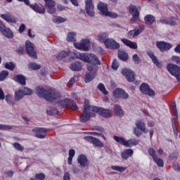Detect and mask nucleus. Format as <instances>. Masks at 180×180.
Returning a JSON list of instances; mask_svg holds the SVG:
<instances>
[{"label":"nucleus","mask_w":180,"mask_h":180,"mask_svg":"<svg viewBox=\"0 0 180 180\" xmlns=\"http://www.w3.org/2000/svg\"><path fill=\"white\" fill-rule=\"evenodd\" d=\"M28 68L30 70H32L33 71H36L37 70H40V68H41V65H40L36 63H30L28 64Z\"/></svg>","instance_id":"c9c22d12"},{"label":"nucleus","mask_w":180,"mask_h":180,"mask_svg":"<svg viewBox=\"0 0 180 180\" xmlns=\"http://www.w3.org/2000/svg\"><path fill=\"white\" fill-rule=\"evenodd\" d=\"M21 91H22L24 96H25V95H32V94H33V91L27 87L21 89Z\"/></svg>","instance_id":"09e8293b"},{"label":"nucleus","mask_w":180,"mask_h":180,"mask_svg":"<svg viewBox=\"0 0 180 180\" xmlns=\"http://www.w3.org/2000/svg\"><path fill=\"white\" fill-rule=\"evenodd\" d=\"M122 75L125 77L128 82H134L136 81V74L131 70L128 68H124L121 71Z\"/></svg>","instance_id":"9b49d317"},{"label":"nucleus","mask_w":180,"mask_h":180,"mask_svg":"<svg viewBox=\"0 0 180 180\" xmlns=\"http://www.w3.org/2000/svg\"><path fill=\"white\" fill-rule=\"evenodd\" d=\"M79 60L84 61V63H94L97 65H101V60L95 54L92 53H79L77 56Z\"/></svg>","instance_id":"7ed1b4c3"},{"label":"nucleus","mask_w":180,"mask_h":180,"mask_svg":"<svg viewBox=\"0 0 180 180\" xmlns=\"http://www.w3.org/2000/svg\"><path fill=\"white\" fill-rule=\"evenodd\" d=\"M97 88L98 89H99V91L102 92V94H103V95H108V94H109V92L106 91V88H105V85L102 83L98 84Z\"/></svg>","instance_id":"c03bdc74"},{"label":"nucleus","mask_w":180,"mask_h":180,"mask_svg":"<svg viewBox=\"0 0 180 180\" xmlns=\"http://www.w3.org/2000/svg\"><path fill=\"white\" fill-rule=\"evenodd\" d=\"M139 91L143 95H148V96H155V91L150 88V86L147 83H142L139 87Z\"/></svg>","instance_id":"9d476101"},{"label":"nucleus","mask_w":180,"mask_h":180,"mask_svg":"<svg viewBox=\"0 0 180 180\" xmlns=\"http://www.w3.org/2000/svg\"><path fill=\"white\" fill-rule=\"evenodd\" d=\"M114 113L119 117H123V116H124V112L122 109V107L119 105V104H115L114 105Z\"/></svg>","instance_id":"c756f323"},{"label":"nucleus","mask_w":180,"mask_h":180,"mask_svg":"<svg viewBox=\"0 0 180 180\" xmlns=\"http://www.w3.org/2000/svg\"><path fill=\"white\" fill-rule=\"evenodd\" d=\"M174 51L175 53H178L179 54H180V44L176 45V46L174 48Z\"/></svg>","instance_id":"774afa93"},{"label":"nucleus","mask_w":180,"mask_h":180,"mask_svg":"<svg viewBox=\"0 0 180 180\" xmlns=\"http://www.w3.org/2000/svg\"><path fill=\"white\" fill-rule=\"evenodd\" d=\"M36 91L37 96L44 98L47 102H54V101H57L58 98H61L60 92L53 88L46 89L41 86H37Z\"/></svg>","instance_id":"f257e3e1"},{"label":"nucleus","mask_w":180,"mask_h":180,"mask_svg":"<svg viewBox=\"0 0 180 180\" xmlns=\"http://www.w3.org/2000/svg\"><path fill=\"white\" fill-rule=\"evenodd\" d=\"M132 60L135 64H140V58H139V55H137V53L133 55Z\"/></svg>","instance_id":"052dcab7"},{"label":"nucleus","mask_w":180,"mask_h":180,"mask_svg":"<svg viewBox=\"0 0 180 180\" xmlns=\"http://www.w3.org/2000/svg\"><path fill=\"white\" fill-rule=\"evenodd\" d=\"M88 73L86 74L84 77V82L86 84L91 82L95 77H96V65H89L87 66Z\"/></svg>","instance_id":"0eeeda50"},{"label":"nucleus","mask_w":180,"mask_h":180,"mask_svg":"<svg viewBox=\"0 0 180 180\" xmlns=\"http://www.w3.org/2000/svg\"><path fill=\"white\" fill-rule=\"evenodd\" d=\"M126 167L120 166H111V169H113V171H117L118 172H124V171H126Z\"/></svg>","instance_id":"49530a36"},{"label":"nucleus","mask_w":180,"mask_h":180,"mask_svg":"<svg viewBox=\"0 0 180 180\" xmlns=\"http://www.w3.org/2000/svg\"><path fill=\"white\" fill-rule=\"evenodd\" d=\"M112 70H117L119 68V62H117V60L114 59L111 65Z\"/></svg>","instance_id":"bf43d9fd"},{"label":"nucleus","mask_w":180,"mask_h":180,"mask_svg":"<svg viewBox=\"0 0 180 180\" xmlns=\"http://www.w3.org/2000/svg\"><path fill=\"white\" fill-rule=\"evenodd\" d=\"M172 124L174 136L175 137H178V129H176V125L175 124V121H174V118H172Z\"/></svg>","instance_id":"603ef678"},{"label":"nucleus","mask_w":180,"mask_h":180,"mask_svg":"<svg viewBox=\"0 0 180 180\" xmlns=\"http://www.w3.org/2000/svg\"><path fill=\"white\" fill-rule=\"evenodd\" d=\"M146 53L147 56H148V57L152 60L153 64H155V65L159 68H161V67H162V63L158 61V58H157V56L154 55V52H153L152 51H148Z\"/></svg>","instance_id":"b1692460"},{"label":"nucleus","mask_w":180,"mask_h":180,"mask_svg":"<svg viewBox=\"0 0 180 180\" xmlns=\"http://www.w3.org/2000/svg\"><path fill=\"white\" fill-rule=\"evenodd\" d=\"M74 46L78 50H82L83 51H89L91 46V41L89 39H83L80 43H74Z\"/></svg>","instance_id":"f8f14e48"},{"label":"nucleus","mask_w":180,"mask_h":180,"mask_svg":"<svg viewBox=\"0 0 180 180\" xmlns=\"http://www.w3.org/2000/svg\"><path fill=\"white\" fill-rule=\"evenodd\" d=\"M5 68H6V70L13 71L15 70V65L12 62H6L5 63Z\"/></svg>","instance_id":"de8ad7c7"},{"label":"nucleus","mask_w":180,"mask_h":180,"mask_svg":"<svg viewBox=\"0 0 180 180\" xmlns=\"http://www.w3.org/2000/svg\"><path fill=\"white\" fill-rule=\"evenodd\" d=\"M53 22L55 23H63V22H65V18L63 17H56L53 19Z\"/></svg>","instance_id":"6e6d98bb"},{"label":"nucleus","mask_w":180,"mask_h":180,"mask_svg":"<svg viewBox=\"0 0 180 180\" xmlns=\"http://www.w3.org/2000/svg\"><path fill=\"white\" fill-rule=\"evenodd\" d=\"M144 20L146 25H154L155 23V17L151 14H148L145 16Z\"/></svg>","instance_id":"2f4dec72"},{"label":"nucleus","mask_w":180,"mask_h":180,"mask_svg":"<svg viewBox=\"0 0 180 180\" xmlns=\"http://www.w3.org/2000/svg\"><path fill=\"white\" fill-rule=\"evenodd\" d=\"M167 70L171 75L176 77L178 82H180V66L174 63H169L167 65Z\"/></svg>","instance_id":"423d86ee"},{"label":"nucleus","mask_w":180,"mask_h":180,"mask_svg":"<svg viewBox=\"0 0 180 180\" xmlns=\"http://www.w3.org/2000/svg\"><path fill=\"white\" fill-rule=\"evenodd\" d=\"M156 46L159 49L160 51L164 53V51H169L172 48V45L165 41H157Z\"/></svg>","instance_id":"f3484780"},{"label":"nucleus","mask_w":180,"mask_h":180,"mask_svg":"<svg viewBox=\"0 0 180 180\" xmlns=\"http://www.w3.org/2000/svg\"><path fill=\"white\" fill-rule=\"evenodd\" d=\"M49 13H56V2L53 0H44Z\"/></svg>","instance_id":"5701e85b"},{"label":"nucleus","mask_w":180,"mask_h":180,"mask_svg":"<svg viewBox=\"0 0 180 180\" xmlns=\"http://www.w3.org/2000/svg\"><path fill=\"white\" fill-rule=\"evenodd\" d=\"M104 44L105 47L110 50H117L120 49V44L113 39H107L104 41Z\"/></svg>","instance_id":"4468645a"},{"label":"nucleus","mask_w":180,"mask_h":180,"mask_svg":"<svg viewBox=\"0 0 180 180\" xmlns=\"http://www.w3.org/2000/svg\"><path fill=\"white\" fill-rule=\"evenodd\" d=\"M84 140H86V141H88L89 143H91V144H94V146H96V147H103V143L99 141L98 139H96L94 136H84Z\"/></svg>","instance_id":"aec40b11"},{"label":"nucleus","mask_w":180,"mask_h":180,"mask_svg":"<svg viewBox=\"0 0 180 180\" xmlns=\"http://www.w3.org/2000/svg\"><path fill=\"white\" fill-rule=\"evenodd\" d=\"M173 169H174V171L180 172V165L178 163L173 164Z\"/></svg>","instance_id":"338daca9"},{"label":"nucleus","mask_w":180,"mask_h":180,"mask_svg":"<svg viewBox=\"0 0 180 180\" xmlns=\"http://www.w3.org/2000/svg\"><path fill=\"white\" fill-rule=\"evenodd\" d=\"M13 127L11 125H5L0 124V130H12Z\"/></svg>","instance_id":"13d9d810"},{"label":"nucleus","mask_w":180,"mask_h":180,"mask_svg":"<svg viewBox=\"0 0 180 180\" xmlns=\"http://www.w3.org/2000/svg\"><path fill=\"white\" fill-rule=\"evenodd\" d=\"M36 179L44 180L46 179V175L43 173H38L35 174Z\"/></svg>","instance_id":"4d7b16f0"},{"label":"nucleus","mask_w":180,"mask_h":180,"mask_svg":"<svg viewBox=\"0 0 180 180\" xmlns=\"http://www.w3.org/2000/svg\"><path fill=\"white\" fill-rule=\"evenodd\" d=\"M92 108H94V106L89 105V101L85 100L84 110L79 117V120L82 123H86L91 117H95V112L92 110Z\"/></svg>","instance_id":"f03ea898"},{"label":"nucleus","mask_w":180,"mask_h":180,"mask_svg":"<svg viewBox=\"0 0 180 180\" xmlns=\"http://www.w3.org/2000/svg\"><path fill=\"white\" fill-rule=\"evenodd\" d=\"M112 94L115 98H120L121 99H129V94L126 93V91L122 89H115Z\"/></svg>","instance_id":"dca6fc26"},{"label":"nucleus","mask_w":180,"mask_h":180,"mask_svg":"<svg viewBox=\"0 0 180 180\" xmlns=\"http://www.w3.org/2000/svg\"><path fill=\"white\" fill-rule=\"evenodd\" d=\"M148 154L149 155H150V157H152L153 160H154V158H156V157H158L157 154H155V150L153 148H150L148 149Z\"/></svg>","instance_id":"5fc2aeb1"},{"label":"nucleus","mask_w":180,"mask_h":180,"mask_svg":"<svg viewBox=\"0 0 180 180\" xmlns=\"http://www.w3.org/2000/svg\"><path fill=\"white\" fill-rule=\"evenodd\" d=\"M105 16H109V18H112L113 19H116V18H117V13L108 11L107 14H105Z\"/></svg>","instance_id":"680f3d73"},{"label":"nucleus","mask_w":180,"mask_h":180,"mask_svg":"<svg viewBox=\"0 0 180 180\" xmlns=\"http://www.w3.org/2000/svg\"><path fill=\"white\" fill-rule=\"evenodd\" d=\"M160 23L162 25H169V26H176V21H175L172 18H160Z\"/></svg>","instance_id":"c85d7f7f"},{"label":"nucleus","mask_w":180,"mask_h":180,"mask_svg":"<svg viewBox=\"0 0 180 180\" xmlns=\"http://www.w3.org/2000/svg\"><path fill=\"white\" fill-rule=\"evenodd\" d=\"M13 147L15 150H18V151H23V150H25V148L18 142L13 143Z\"/></svg>","instance_id":"8fccbe9b"},{"label":"nucleus","mask_w":180,"mask_h":180,"mask_svg":"<svg viewBox=\"0 0 180 180\" xmlns=\"http://www.w3.org/2000/svg\"><path fill=\"white\" fill-rule=\"evenodd\" d=\"M133 154H134L133 149H126L121 153V157L122 160H129L130 157L133 156Z\"/></svg>","instance_id":"bb28decb"},{"label":"nucleus","mask_w":180,"mask_h":180,"mask_svg":"<svg viewBox=\"0 0 180 180\" xmlns=\"http://www.w3.org/2000/svg\"><path fill=\"white\" fill-rule=\"evenodd\" d=\"M23 96H25V95L23 94L21 89L15 92V98L16 101H20Z\"/></svg>","instance_id":"37998d69"},{"label":"nucleus","mask_w":180,"mask_h":180,"mask_svg":"<svg viewBox=\"0 0 180 180\" xmlns=\"http://www.w3.org/2000/svg\"><path fill=\"white\" fill-rule=\"evenodd\" d=\"M25 49L29 57H32V58H34V60L37 59V53L34 51V46H33L32 42L30 41H26Z\"/></svg>","instance_id":"ddd939ff"},{"label":"nucleus","mask_w":180,"mask_h":180,"mask_svg":"<svg viewBox=\"0 0 180 180\" xmlns=\"http://www.w3.org/2000/svg\"><path fill=\"white\" fill-rule=\"evenodd\" d=\"M136 127L134 128V134L136 137H140L143 136V133L147 134L148 133V129L146 128V123L141 120H137L135 123Z\"/></svg>","instance_id":"39448f33"},{"label":"nucleus","mask_w":180,"mask_h":180,"mask_svg":"<svg viewBox=\"0 0 180 180\" xmlns=\"http://www.w3.org/2000/svg\"><path fill=\"white\" fill-rule=\"evenodd\" d=\"M118 57L122 61H127L129 59V54L124 51H120L118 52Z\"/></svg>","instance_id":"f704fd0d"},{"label":"nucleus","mask_w":180,"mask_h":180,"mask_svg":"<svg viewBox=\"0 0 180 180\" xmlns=\"http://www.w3.org/2000/svg\"><path fill=\"white\" fill-rule=\"evenodd\" d=\"M16 51L19 56H23V53H25V46H19Z\"/></svg>","instance_id":"0e129e2a"},{"label":"nucleus","mask_w":180,"mask_h":180,"mask_svg":"<svg viewBox=\"0 0 180 180\" xmlns=\"http://www.w3.org/2000/svg\"><path fill=\"white\" fill-rule=\"evenodd\" d=\"M33 133H36L35 137L37 139H46V133L47 129L46 128L37 127L32 129Z\"/></svg>","instance_id":"a211bd4d"},{"label":"nucleus","mask_w":180,"mask_h":180,"mask_svg":"<svg viewBox=\"0 0 180 180\" xmlns=\"http://www.w3.org/2000/svg\"><path fill=\"white\" fill-rule=\"evenodd\" d=\"M173 110H174V119L178 120V110L176 109V103H174L173 105Z\"/></svg>","instance_id":"e2e57ef3"},{"label":"nucleus","mask_w":180,"mask_h":180,"mask_svg":"<svg viewBox=\"0 0 180 180\" xmlns=\"http://www.w3.org/2000/svg\"><path fill=\"white\" fill-rule=\"evenodd\" d=\"M3 36L7 37V39H13V32L9 27H6L5 30L1 32Z\"/></svg>","instance_id":"473e14b6"},{"label":"nucleus","mask_w":180,"mask_h":180,"mask_svg":"<svg viewBox=\"0 0 180 180\" xmlns=\"http://www.w3.org/2000/svg\"><path fill=\"white\" fill-rule=\"evenodd\" d=\"M70 68L72 71H81L82 65L79 62H75L70 65Z\"/></svg>","instance_id":"72a5a7b5"},{"label":"nucleus","mask_w":180,"mask_h":180,"mask_svg":"<svg viewBox=\"0 0 180 180\" xmlns=\"http://www.w3.org/2000/svg\"><path fill=\"white\" fill-rule=\"evenodd\" d=\"M13 79L15 82H19L20 85H26V77L22 75H15Z\"/></svg>","instance_id":"7c9ffc66"},{"label":"nucleus","mask_w":180,"mask_h":180,"mask_svg":"<svg viewBox=\"0 0 180 180\" xmlns=\"http://www.w3.org/2000/svg\"><path fill=\"white\" fill-rule=\"evenodd\" d=\"M76 36H77V34H75V32L68 33L67 38H66L67 41H70V42L76 41V39H75Z\"/></svg>","instance_id":"58836bf2"},{"label":"nucleus","mask_w":180,"mask_h":180,"mask_svg":"<svg viewBox=\"0 0 180 180\" xmlns=\"http://www.w3.org/2000/svg\"><path fill=\"white\" fill-rule=\"evenodd\" d=\"M109 37V34H108V33L106 32H103L102 34H99L98 36H97V39L98 40H99V41H105V40H106L107 39H109L108 38Z\"/></svg>","instance_id":"79ce46f5"},{"label":"nucleus","mask_w":180,"mask_h":180,"mask_svg":"<svg viewBox=\"0 0 180 180\" xmlns=\"http://www.w3.org/2000/svg\"><path fill=\"white\" fill-rule=\"evenodd\" d=\"M153 161L155 162V164L159 167V168H162L164 167V160L162 159L158 158V156H156Z\"/></svg>","instance_id":"a19ab883"},{"label":"nucleus","mask_w":180,"mask_h":180,"mask_svg":"<svg viewBox=\"0 0 180 180\" xmlns=\"http://www.w3.org/2000/svg\"><path fill=\"white\" fill-rule=\"evenodd\" d=\"M113 139L117 143H120V144H122V146H124V147H133L134 146H137V144H139L140 141L136 139H130L126 141L124 137L118 136L116 135L113 136Z\"/></svg>","instance_id":"20e7f679"},{"label":"nucleus","mask_w":180,"mask_h":180,"mask_svg":"<svg viewBox=\"0 0 180 180\" xmlns=\"http://www.w3.org/2000/svg\"><path fill=\"white\" fill-rule=\"evenodd\" d=\"M47 115H49V116H54V115H58V111L57 110V108H54L51 110H46Z\"/></svg>","instance_id":"3c124183"},{"label":"nucleus","mask_w":180,"mask_h":180,"mask_svg":"<svg viewBox=\"0 0 180 180\" xmlns=\"http://www.w3.org/2000/svg\"><path fill=\"white\" fill-rule=\"evenodd\" d=\"M121 41H122L125 46H127V47H129V49H133L134 50H136L138 47L137 43L131 41L126 38L121 39Z\"/></svg>","instance_id":"393cba45"},{"label":"nucleus","mask_w":180,"mask_h":180,"mask_svg":"<svg viewBox=\"0 0 180 180\" xmlns=\"http://www.w3.org/2000/svg\"><path fill=\"white\" fill-rule=\"evenodd\" d=\"M97 8H98V11H100V12L103 16H106L108 12L109 11L108 10V4H104V3H98Z\"/></svg>","instance_id":"a878e982"},{"label":"nucleus","mask_w":180,"mask_h":180,"mask_svg":"<svg viewBox=\"0 0 180 180\" xmlns=\"http://www.w3.org/2000/svg\"><path fill=\"white\" fill-rule=\"evenodd\" d=\"M172 61H173V63H175V64H176V65H179L180 67V57L178 56H173L172 57Z\"/></svg>","instance_id":"864d4df0"},{"label":"nucleus","mask_w":180,"mask_h":180,"mask_svg":"<svg viewBox=\"0 0 180 180\" xmlns=\"http://www.w3.org/2000/svg\"><path fill=\"white\" fill-rule=\"evenodd\" d=\"M129 12L130 15H132V17L130 19L131 23H136L137 20H139V18L140 16L139 9L136 6L130 5L129 7Z\"/></svg>","instance_id":"1a4fd4ad"},{"label":"nucleus","mask_w":180,"mask_h":180,"mask_svg":"<svg viewBox=\"0 0 180 180\" xmlns=\"http://www.w3.org/2000/svg\"><path fill=\"white\" fill-rule=\"evenodd\" d=\"M91 110L95 114L98 113L101 116H103V117L109 118L113 116V112H112V110H110L99 108L96 106H93L91 108Z\"/></svg>","instance_id":"6e6552de"},{"label":"nucleus","mask_w":180,"mask_h":180,"mask_svg":"<svg viewBox=\"0 0 180 180\" xmlns=\"http://www.w3.org/2000/svg\"><path fill=\"white\" fill-rule=\"evenodd\" d=\"M70 103V99L65 98L64 100L59 101L58 102V104L60 105L62 108H66V109H68V105Z\"/></svg>","instance_id":"e433bc0d"},{"label":"nucleus","mask_w":180,"mask_h":180,"mask_svg":"<svg viewBox=\"0 0 180 180\" xmlns=\"http://www.w3.org/2000/svg\"><path fill=\"white\" fill-rule=\"evenodd\" d=\"M77 162L79 164L82 168H86V167L89 166V161L88 160V158L84 154L79 155L77 158Z\"/></svg>","instance_id":"412c9836"},{"label":"nucleus","mask_w":180,"mask_h":180,"mask_svg":"<svg viewBox=\"0 0 180 180\" xmlns=\"http://www.w3.org/2000/svg\"><path fill=\"white\" fill-rule=\"evenodd\" d=\"M144 30V28H135L132 30H130L128 32V37L129 39H133V37H136V36H139L140 33H141Z\"/></svg>","instance_id":"cd10ccee"},{"label":"nucleus","mask_w":180,"mask_h":180,"mask_svg":"<svg viewBox=\"0 0 180 180\" xmlns=\"http://www.w3.org/2000/svg\"><path fill=\"white\" fill-rule=\"evenodd\" d=\"M25 29H26V25H25V24H21L19 27L18 32L20 33H23V32H25Z\"/></svg>","instance_id":"69168bd1"},{"label":"nucleus","mask_w":180,"mask_h":180,"mask_svg":"<svg viewBox=\"0 0 180 180\" xmlns=\"http://www.w3.org/2000/svg\"><path fill=\"white\" fill-rule=\"evenodd\" d=\"M69 105H71V107H68V110H78V105L73 100H69Z\"/></svg>","instance_id":"4c0bfd02"},{"label":"nucleus","mask_w":180,"mask_h":180,"mask_svg":"<svg viewBox=\"0 0 180 180\" xmlns=\"http://www.w3.org/2000/svg\"><path fill=\"white\" fill-rule=\"evenodd\" d=\"M28 6H30V8H31L32 11L37 12V13L43 14L46 13V8H44V5L37 4V3H35L34 4L28 5Z\"/></svg>","instance_id":"4be33fe9"},{"label":"nucleus","mask_w":180,"mask_h":180,"mask_svg":"<svg viewBox=\"0 0 180 180\" xmlns=\"http://www.w3.org/2000/svg\"><path fill=\"white\" fill-rule=\"evenodd\" d=\"M70 53L68 51H63L56 56V58L58 60L60 61V60L65 58V57H68Z\"/></svg>","instance_id":"ea45409f"},{"label":"nucleus","mask_w":180,"mask_h":180,"mask_svg":"<svg viewBox=\"0 0 180 180\" xmlns=\"http://www.w3.org/2000/svg\"><path fill=\"white\" fill-rule=\"evenodd\" d=\"M0 17L8 23H18V18L15 17L12 13L7 12L5 14H1Z\"/></svg>","instance_id":"2eb2a0df"},{"label":"nucleus","mask_w":180,"mask_h":180,"mask_svg":"<svg viewBox=\"0 0 180 180\" xmlns=\"http://www.w3.org/2000/svg\"><path fill=\"white\" fill-rule=\"evenodd\" d=\"M8 75H9V72H8V70H2L0 72V81H5V79Z\"/></svg>","instance_id":"a18cd8bd"},{"label":"nucleus","mask_w":180,"mask_h":180,"mask_svg":"<svg viewBox=\"0 0 180 180\" xmlns=\"http://www.w3.org/2000/svg\"><path fill=\"white\" fill-rule=\"evenodd\" d=\"M85 5L87 15L91 18H94V16H95V11H94V4L92 3V0H85Z\"/></svg>","instance_id":"6ab92c4d"}]
</instances>
